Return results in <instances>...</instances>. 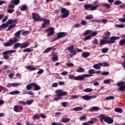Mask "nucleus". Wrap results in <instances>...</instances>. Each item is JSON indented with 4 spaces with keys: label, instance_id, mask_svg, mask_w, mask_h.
Listing matches in <instances>:
<instances>
[{
    "label": "nucleus",
    "instance_id": "obj_63",
    "mask_svg": "<svg viewBox=\"0 0 125 125\" xmlns=\"http://www.w3.org/2000/svg\"><path fill=\"white\" fill-rule=\"evenodd\" d=\"M30 33L29 31H25L22 33V36H27V35H29V33Z\"/></svg>",
    "mask_w": 125,
    "mask_h": 125
},
{
    "label": "nucleus",
    "instance_id": "obj_48",
    "mask_svg": "<svg viewBox=\"0 0 125 125\" xmlns=\"http://www.w3.org/2000/svg\"><path fill=\"white\" fill-rule=\"evenodd\" d=\"M90 39H91V35H90V34H89V35H87L86 36L83 40L84 41H87L88 40H90Z\"/></svg>",
    "mask_w": 125,
    "mask_h": 125
},
{
    "label": "nucleus",
    "instance_id": "obj_8",
    "mask_svg": "<svg viewBox=\"0 0 125 125\" xmlns=\"http://www.w3.org/2000/svg\"><path fill=\"white\" fill-rule=\"evenodd\" d=\"M117 86H118L120 91H125V82L121 81L117 83Z\"/></svg>",
    "mask_w": 125,
    "mask_h": 125
},
{
    "label": "nucleus",
    "instance_id": "obj_47",
    "mask_svg": "<svg viewBox=\"0 0 125 125\" xmlns=\"http://www.w3.org/2000/svg\"><path fill=\"white\" fill-rule=\"evenodd\" d=\"M123 17L124 18H120L118 20L119 21H120V22H122L123 23H125V14L123 15Z\"/></svg>",
    "mask_w": 125,
    "mask_h": 125
},
{
    "label": "nucleus",
    "instance_id": "obj_55",
    "mask_svg": "<svg viewBox=\"0 0 125 125\" xmlns=\"http://www.w3.org/2000/svg\"><path fill=\"white\" fill-rule=\"evenodd\" d=\"M97 35V32H96V31H93L90 34V35L91 36V37H95V36H96Z\"/></svg>",
    "mask_w": 125,
    "mask_h": 125
},
{
    "label": "nucleus",
    "instance_id": "obj_27",
    "mask_svg": "<svg viewBox=\"0 0 125 125\" xmlns=\"http://www.w3.org/2000/svg\"><path fill=\"white\" fill-rule=\"evenodd\" d=\"M11 2L14 5H18L20 3V0H11Z\"/></svg>",
    "mask_w": 125,
    "mask_h": 125
},
{
    "label": "nucleus",
    "instance_id": "obj_52",
    "mask_svg": "<svg viewBox=\"0 0 125 125\" xmlns=\"http://www.w3.org/2000/svg\"><path fill=\"white\" fill-rule=\"evenodd\" d=\"M92 17H93L92 15H89L85 17V19H86V20H90V19H92Z\"/></svg>",
    "mask_w": 125,
    "mask_h": 125
},
{
    "label": "nucleus",
    "instance_id": "obj_36",
    "mask_svg": "<svg viewBox=\"0 0 125 125\" xmlns=\"http://www.w3.org/2000/svg\"><path fill=\"white\" fill-rule=\"evenodd\" d=\"M15 26H16L15 24H11V25H9L8 26V29H7L6 30V31H11V30H12V28H14V27H15Z\"/></svg>",
    "mask_w": 125,
    "mask_h": 125
},
{
    "label": "nucleus",
    "instance_id": "obj_9",
    "mask_svg": "<svg viewBox=\"0 0 125 125\" xmlns=\"http://www.w3.org/2000/svg\"><path fill=\"white\" fill-rule=\"evenodd\" d=\"M32 18L34 22H37V21H42V18L41 17V16L39 14H36L35 13H32Z\"/></svg>",
    "mask_w": 125,
    "mask_h": 125
},
{
    "label": "nucleus",
    "instance_id": "obj_35",
    "mask_svg": "<svg viewBox=\"0 0 125 125\" xmlns=\"http://www.w3.org/2000/svg\"><path fill=\"white\" fill-rule=\"evenodd\" d=\"M114 111H115V112H116L117 113H123V109L121 108L116 107L114 109Z\"/></svg>",
    "mask_w": 125,
    "mask_h": 125
},
{
    "label": "nucleus",
    "instance_id": "obj_15",
    "mask_svg": "<svg viewBox=\"0 0 125 125\" xmlns=\"http://www.w3.org/2000/svg\"><path fill=\"white\" fill-rule=\"evenodd\" d=\"M68 34L66 32H59L57 34V37L58 39H60L61 38H64L66 37Z\"/></svg>",
    "mask_w": 125,
    "mask_h": 125
},
{
    "label": "nucleus",
    "instance_id": "obj_2",
    "mask_svg": "<svg viewBox=\"0 0 125 125\" xmlns=\"http://www.w3.org/2000/svg\"><path fill=\"white\" fill-rule=\"evenodd\" d=\"M97 7H99V5H92V4H87L84 5V8L86 10H96Z\"/></svg>",
    "mask_w": 125,
    "mask_h": 125
},
{
    "label": "nucleus",
    "instance_id": "obj_32",
    "mask_svg": "<svg viewBox=\"0 0 125 125\" xmlns=\"http://www.w3.org/2000/svg\"><path fill=\"white\" fill-rule=\"evenodd\" d=\"M11 95H16L17 94H20V91L18 90L13 91L9 93Z\"/></svg>",
    "mask_w": 125,
    "mask_h": 125
},
{
    "label": "nucleus",
    "instance_id": "obj_56",
    "mask_svg": "<svg viewBox=\"0 0 125 125\" xmlns=\"http://www.w3.org/2000/svg\"><path fill=\"white\" fill-rule=\"evenodd\" d=\"M18 104H21V105H23V106L26 105V102L24 101H20L18 102Z\"/></svg>",
    "mask_w": 125,
    "mask_h": 125
},
{
    "label": "nucleus",
    "instance_id": "obj_12",
    "mask_svg": "<svg viewBox=\"0 0 125 125\" xmlns=\"http://www.w3.org/2000/svg\"><path fill=\"white\" fill-rule=\"evenodd\" d=\"M42 21H43V23H42V28H45L47 25H49L50 24V20H47L46 19H42Z\"/></svg>",
    "mask_w": 125,
    "mask_h": 125
},
{
    "label": "nucleus",
    "instance_id": "obj_51",
    "mask_svg": "<svg viewBox=\"0 0 125 125\" xmlns=\"http://www.w3.org/2000/svg\"><path fill=\"white\" fill-rule=\"evenodd\" d=\"M114 4H115V5H120V4H122V1H120V0L115 1L114 2Z\"/></svg>",
    "mask_w": 125,
    "mask_h": 125
},
{
    "label": "nucleus",
    "instance_id": "obj_29",
    "mask_svg": "<svg viewBox=\"0 0 125 125\" xmlns=\"http://www.w3.org/2000/svg\"><path fill=\"white\" fill-rule=\"evenodd\" d=\"M32 86H33V83H28L26 86V89L27 90H31L32 88Z\"/></svg>",
    "mask_w": 125,
    "mask_h": 125
},
{
    "label": "nucleus",
    "instance_id": "obj_11",
    "mask_svg": "<svg viewBox=\"0 0 125 125\" xmlns=\"http://www.w3.org/2000/svg\"><path fill=\"white\" fill-rule=\"evenodd\" d=\"M46 32H49L47 34V37H50V36L54 34V28L53 27H50L46 29Z\"/></svg>",
    "mask_w": 125,
    "mask_h": 125
},
{
    "label": "nucleus",
    "instance_id": "obj_25",
    "mask_svg": "<svg viewBox=\"0 0 125 125\" xmlns=\"http://www.w3.org/2000/svg\"><path fill=\"white\" fill-rule=\"evenodd\" d=\"M99 118H100V122H103V121H105V119H106V116L104 114H101L99 116Z\"/></svg>",
    "mask_w": 125,
    "mask_h": 125
},
{
    "label": "nucleus",
    "instance_id": "obj_37",
    "mask_svg": "<svg viewBox=\"0 0 125 125\" xmlns=\"http://www.w3.org/2000/svg\"><path fill=\"white\" fill-rule=\"evenodd\" d=\"M73 110H74V111H75V112H78L79 111H82V110H83V107H82L81 106L76 107L75 108H74Z\"/></svg>",
    "mask_w": 125,
    "mask_h": 125
},
{
    "label": "nucleus",
    "instance_id": "obj_22",
    "mask_svg": "<svg viewBox=\"0 0 125 125\" xmlns=\"http://www.w3.org/2000/svg\"><path fill=\"white\" fill-rule=\"evenodd\" d=\"M90 56V52H84L82 54V56L84 58H87L88 56Z\"/></svg>",
    "mask_w": 125,
    "mask_h": 125
},
{
    "label": "nucleus",
    "instance_id": "obj_53",
    "mask_svg": "<svg viewBox=\"0 0 125 125\" xmlns=\"http://www.w3.org/2000/svg\"><path fill=\"white\" fill-rule=\"evenodd\" d=\"M62 107H67L68 105H69V103H68V102H62Z\"/></svg>",
    "mask_w": 125,
    "mask_h": 125
},
{
    "label": "nucleus",
    "instance_id": "obj_17",
    "mask_svg": "<svg viewBox=\"0 0 125 125\" xmlns=\"http://www.w3.org/2000/svg\"><path fill=\"white\" fill-rule=\"evenodd\" d=\"M104 122L108 124H113L114 120L109 117H106Z\"/></svg>",
    "mask_w": 125,
    "mask_h": 125
},
{
    "label": "nucleus",
    "instance_id": "obj_24",
    "mask_svg": "<svg viewBox=\"0 0 125 125\" xmlns=\"http://www.w3.org/2000/svg\"><path fill=\"white\" fill-rule=\"evenodd\" d=\"M98 121V120L96 118H91V120L88 121V123L90 125H93V124H95V123H96Z\"/></svg>",
    "mask_w": 125,
    "mask_h": 125
},
{
    "label": "nucleus",
    "instance_id": "obj_40",
    "mask_svg": "<svg viewBox=\"0 0 125 125\" xmlns=\"http://www.w3.org/2000/svg\"><path fill=\"white\" fill-rule=\"evenodd\" d=\"M119 44L120 45H121V46H123V45H125V39H122L119 42Z\"/></svg>",
    "mask_w": 125,
    "mask_h": 125
},
{
    "label": "nucleus",
    "instance_id": "obj_49",
    "mask_svg": "<svg viewBox=\"0 0 125 125\" xmlns=\"http://www.w3.org/2000/svg\"><path fill=\"white\" fill-rule=\"evenodd\" d=\"M104 83L110 84L111 83V80L107 79L104 81Z\"/></svg>",
    "mask_w": 125,
    "mask_h": 125
},
{
    "label": "nucleus",
    "instance_id": "obj_61",
    "mask_svg": "<svg viewBox=\"0 0 125 125\" xmlns=\"http://www.w3.org/2000/svg\"><path fill=\"white\" fill-rule=\"evenodd\" d=\"M115 26L117 28H124L125 25H124V24H116Z\"/></svg>",
    "mask_w": 125,
    "mask_h": 125
},
{
    "label": "nucleus",
    "instance_id": "obj_44",
    "mask_svg": "<svg viewBox=\"0 0 125 125\" xmlns=\"http://www.w3.org/2000/svg\"><path fill=\"white\" fill-rule=\"evenodd\" d=\"M21 11H25V10H27V5L24 4L21 6Z\"/></svg>",
    "mask_w": 125,
    "mask_h": 125
},
{
    "label": "nucleus",
    "instance_id": "obj_42",
    "mask_svg": "<svg viewBox=\"0 0 125 125\" xmlns=\"http://www.w3.org/2000/svg\"><path fill=\"white\" fill-rule=\"evenodd\" d=\"M84 91L85 92H92L93 89L90 88H87L84 89Z\"/></svg>",
    "mask_w": 125,
    "mask_h": 125
},
{
    "label": "nucleus",
    "instance_id": "obj_16",
    "mask_svg": "<svg viewBox=\"0 0 125 125\" xmlns=\"http://www.w3.org/2000/svg\"><path fill=\"white\" fill-rule=\"evenodd\" d=\"M75 48V46L74 45H71L69 47L67 48V50H68L69 53H73L76 52V50H74Z\"/></svg>",
    "mask_w": 125,
    "mask_h": 125
},
{
    "label": "nucleus",
    "instance_id": "obj_3",
    "mask_svg": "<svg viewBox=\"0 0 125 125\" xmlns=\"http://www.w3.org/2000/svg\"><path fill=\"white\" fill-rule=\"evenodd\" d=\"M16 52V50H9L2 52L3 54V58L6 60L8 58H9L8 57V54H11L12 53H14Z\"/></svg>",
    "mask_w": 125,
    "mask_h": 125
},
{
    "label": "nucleus",
    "instance_id": "obj_20",
    "mask_svg": "<svg viewBox=\"0 0 125 125\" xmlns=\"http://www.w3.org/2000/svg\"><path fill=\"white\" fill-rule=\"evenodd\" d=\"M82 99L85 101H89L91 99V96L86 95L82 96Z\"/></svg>",
    "mask_w": 125,
    "mask_h": 125
},
{
    "label": "nucleus",
    "instance_id": "obj_41",
    "mask_svg": "<svg viewBox=\"0 0 125 125\" xmlns=\"http://www.w3.org/2000/svg\"><path fill=\"white\" fill-rule=\"evenodd\" d=\"M20 35H21V30H19L15 33L14 36L17 37V38H20Z\"/></svg>",
    "mask_w": 125,
    "mask_h": 125
},
{
    "label": "nucleus",
    "instance_id": "obj_54",
    "mask_svg": "<svg viewBox=\"0 0 125 125\" xmlns=\"http://www.w3.org/2000/svg\"><path fill=\"white\" fill-rule=\"evenodd\" d=\"M12 85L13 87H15V86H19V85H21V83H12Z\"/></svg>",
    "mask_w": 125,
    "mask_h": 125
},
{
    "label": "nucleus",
    "instance_id": "obj_43",
    "mask_svg": "<svg viewBox=\"0 0 125 125\" xmlns=\"http://www.w3.org/2000/svg\"><path fill=\"white\" fill-rule=\"evenodd\" d=\"M32 50L33 49H30V48H27L23 49L22 51H23V52H31Z\"/></svg>",
    "mask_w": 125,
    "mask_h": 125
},
{
    "label": "nucleus",
    "instance_id": "obj_38",
    "mask_svg": "<svg viewBox=\"0 0 125 125\" xmlns=\"http://www.w3.org/2000/svg\"><path fill=\"white\" fill-rule=\"evenodd\" d=\"M33 102H34V100L31 99L30 100H26L25 103H26V104H27V105H32Z\"/></svg>",
    "mask_w": 125,
    "mask_h": 125
},
{
    "label": "nucleus",
    "instance_id": "obj_62",
    "mask_svg": "<svg viewBox=\"0 0 125 125\" xmlns=\"http://www.w3.org/2000/svg\"><path fill=\"white\" fill-rule=\"evenodd\" d=\"M8 19V17L7 16H5L4 18L2 20V23H4Z\"/></svg>",
    "mask_w": 125,
    "mask_h": 125
},
{
    "label": "nucleus",
    "instance_id": "obj_39",
    "mask_svg": "<svg viewBox=\"0 0 125 125\" xmlns=\"http://www.w3.org/2000/svg\"><path fill=\"white\" fill-rule=\"evenodd\" d=\"M62 123H68L70 122L69 118H62L61 121Z\"/></svg>",
    "mask_w": 125,
    "mask_h": 125
},
{
    "label": "nucleus",
    "instance_id": "obj_6",
    "mask_svg": "<svg viewBox=\"0 0 125 125\" xmlns=\"http://www.w3.org/2000/svg\"><path fill=\"white\" fill-rule=\"evenodd\" d=\"M61 13H63L61 16V18H67L70 14V11L65 8H62L61 9Z\"/></svg>",
    "mask_w": 125,
    "mask_h": 125
},
{
    "label": "nucleus",
    "instance_id": "obj_23",
    "mask_svg": "<svg viewBox=\"0 0 125 125\" xmlns=\"http://www.w3.org/2000/svg\"><path fill=\"white\" fill-rule=\"evenodd\" d=\"M52 60L53 62H56L58 61V56H57V54L52 55Z\"/></svg>",
    "mask_w": 125,
    "mask_h": 125
},
{
    "label": "nucleus",
    "instance_id": "obj_28",
    "mask_svg": "<svg viewBox=\"0 0 125 125\" xmlns=\"http://www.w3.org/2000/svg\"><path fill=\"white\" fill-rule=\"evenodd\" d=\"M33 87H34V90H40L41 89V86L36 83H33Z\"/></svg>",
    "mask_w": 125,
    "mask_h": 125
},
{
    "label": "nucleus",
    "instance_id": "obj_5",
    "mask_svg": "<svg viewBox=\"0 0 125 125\" xmlns=\"http://www.w3.org/2000/svg\"><path fill=\"white\" fill-rule=\"evenodd\" d=\"M68 77L70 80H74L75 81H83L82 75L78 76H74L73 74H69Z\"/></svg>",
    "mask_w": 125,
    "mask_h": 125
},
{
    "label": "nucleus",
    "instance_id": "obj_18",
    "mask_svg": "<svg viewBox=\"0 0 125 125\" xmlns=\"http://www.w3.org/2000/svg\"><path fill=\"white\" fill-rule=\"evenodd\" d=\"M99 110H101V108H100L99 107L93 106L90 108L88 111H89V112H93L94 111H99Z\"/></svg>",
    "mask_w": 125,
    "mask_h": 125
},
{
    "label": "nucleus",
    "instance_id": "obj_57",
    "mask_svg": "<svg viewBox=\"0 0 125 125\" xmlns=\"http://www.w3.org/2000/svg\"><path fill=\"white\" fill-rule=\"evenodd\" d=\"M44 72V71L43 70V69H39V71L37 72V75H42V74Z\"/></svg>",
    "mask_w": 125,
    "mask_h": 125
},
{
    "label": "nucleus",
    "instance_id": "obj_33",
    "mask_svg": "<svg viewBox=\"0 0 125 125\" xmlns=\"http://www.w3.org/2000/svg\"><path fill=\"white\" fill-rule=\"evenodd\" d=\"M21 43L18 42V43H16L14 44V46H13V48L14 49H16L17 48H18V47H20V46H21Z\"/></svg>",
    "mask_w": 125,
    "mask_h": 125
},
{
    "label": "nucleus",
    "instance_id": "obj_7",
    "mask_svg": "<svg viewBox=\"0 0 125 125\" xmlns=\"http://www.w3.org/2000/svg\"><path fill=\"white\" fill-rule=\"evenodd\" d=\"M55 93H58L57 95V97H61V96H66L68 93L66 91H63L62 89H58L55 91Z\"/></svg>",
    "mask_w": 125,
    "mask_h": 125
},
{
    "label": "nucleus",
    "instance_id": "obj_50",
    "mask_svg": "<svg viewBox=\"0 0 125 125\" xmlns=\"http://www.w3.org/2000/svg\"><path fill=\"white\" fill-rule=\"evenodd\" d=\"M114 98H114V96H110L106 97L105 98V100H113Z\"/></svg>",
    "mask_w": 125,
    "mask_h": 125
},
{
    "label": "nucleus",
    "instance_id": "obj_46",
    "mask_svg": "<svg viewBox=\"0 0 125 125\" xmlns=\"http://www.w3.org/2000/svg\"><path fill=\"white\" fill-rule=\"evenodd\" d=\"M103 6H104L106 8H111V5L108 3H105L102 4Z\"/></svg>",
    "mask_w": 125,
    "mask_h": 125
},
{
    "label": "nucleus",
    "instance_id": "obj_31",
    "mask_svg": "<svg viewBox=\"0 0 125 125\" xmlns=\"http://www.w3.org/2000/svg\"><path fill=\"white\" fill-rule=\"evenodd\" d=\"M54 47H48L47 49H46L44 51H43V53H48V52H49V51H51V50H52V49H53V48Z\"/></svg>",
    "mask_w": 125,
    "mask_h": 125
},
{
    "label": "nucleus",
    "instance_id": "obj_64",
    "mask_svg": "<svg viewBox=\"0 0 125 125\" xmlns=\"http://www.w3.org/2000/svg\"><path fill=\"white\" fill-rule=\"evenodd\" d=\"M51 125H63L62 124L60 123H56L55 122H53L51 124Z\"/></svg>",
    "mask_w": 125,
    "mask_h": 125
},
{
    "label": "nucleus",
    "instance_id": "obj_26",
    "mask_svg": "<svg viewBox=\"0 0 125 125\" xmlns=\"http://www.w3.org/2000/svg\"><path fill=\"white\" fill-rule=\"evenodd\" d=\"M111 36V33L110 32H105V37H103L104 40H109V37Z\"/></svg>",
    "mask_w": 125,
    "mask_h": 125
},
{
    "label": "nucleus",
    "instance_id": "obj_13",
    "mask_svg": "<svg viewBox=\"0 0 125 125\" xmlns=\"http://www.w3.org/2000/svg\"><path fill=\"white\" fill-rule=\"evenodd\" d=\"M14 111H15V112H20L21 111H23V107L15 105L14 107Z\"/></svg>",
    "mask_w": 125,
    "mask_h": 125
},
{
    "label": "nucleus",
    "instance_id": "obj_4",
    "mask_svg": "<svg viewBox=\"0 0 125 125\" xmlns=\"http://www.w3.org/2000/svg\"><path fill=\"white\" fill-rule=\"evenodd\" d=\"M89 74H82V78L83 79V81L86 79V78H90V77H92L93 75L95 74V70L93 69H91L88 70Z\"/></svg>",
    "mask_w": 125,
    "mask_h": 125
},
{
    "label": "nucleus",
    "instance_id": "obj_1",
    "mask_svg": "<svg viewBox=\"0 0 125 125\" xmlns=\"http://www.w3.org/2000/svg\"><path fill=\"white\" fill-rule=\"evenodd\" d=\"M18 39L16 37H14L13 38L10 39L8 42L4 43V46H11L13 45L14 43L18 42Z\"/></svg>",
    "mask_w": 125,
    "mask_h": 125
},
{
    "label": "nucleus",
    "instance_id": "obj_59",
    "mask_svg": "<svg viewBox=\"0 0 125 125\" xmlns=\"http://www.w3.org/2000/svg\"><path fill=\"white\" fill-rule=\"evenodd\" d=\"M103 76H108L109 75V72L108 71H104L101 73Z\"/></svg>",
    "mask_w": 125,
    "mask_h": 125
},
{
    "label": "nucleus",
    "instance_id": "obj_58",
    "mask_svg": "<svg viewBox=\"0 0 125 125\" xmlns=\"http://www.w3.org/2000/svg\"><path fill=\"white\" fill-rule=\"evenodd\" d=\"M89 34H90V30H87L84 32L83 36H87V35H89Z\"/></svg>",
    "mask_w": 125,
    "mask_h": 125
},
{
    "label": "nucleus",
    "instance_id": "obj_30",
    "mask_svg": "<svg viewBox=\"0 0 125 125\" xmlns=\"http://www.w3.org/2000/svg\"><path fill=\"white\" fill-rule=\"evenodd\" d=\"M29 44L30 43L27 42L22 43L20 48H26V47H28V46H29Z\"/></svg>",
    "mask_w": 125,
    "mask_h": 125
},
{
    "label": "nucleus",
    "instance_id": "obj_45",
    "mask_svg": "<svg viewBox=\"0 0 125 125\" xmlns=\"http://www.w3.org/2000/svg\"><path fill=\"white\" fill-rule=\"evenodd\" d=\"M108 51L109 49L108 48H103L102 49V53H107V52H108Z\"/></svg>",
    "mask_w": 125,
    "mask_h": 125
},
{
    "label": "nucleus",
    "instance_id": "obj_19",
    "mask_svg": "<svg viewBox=\"0 0 125 125\" xmlns=\"http://www.w3.org/2000/svg\"><path fill=\"white\" fill-rule=\"evenodd\" d=\"M100 44L101 45H104V44H109V43L108 40L104 39L100 40Z\"/></svg>",
    "mask_w": 125,
    "mask_h": 125
},
{
    "label": "nucleus",
    "instance_id": "obj_14",
    "mask_svg": "<svg viewBox=\"0 0 125 125\" xmlns=\"http://www.w3.org/2000/svg\"><path fill=\"white\" fill-rule=\"evenodd\" d=\"M102 66H103V64H102V63L100 62L98 63L95 64L93 66V67L94 68V69H95L96 70H100V69H101V67H102Z\"/></svg>",
    "mask_w": 125,
    "mask_h": 125
},
{
    "label": "nucleus",
    "instance_id": "obj_34",
    "mask_svg": "<svg viewBox=\"0 0 125 125\" xmlns=\"http://www.w3.org/2000/svg\"><path fill=\"white\" fill-rule=\"evenodd\" d=\"M32 118L33 120H40L41 119V116L39 114H35Z\"/></svg>",
    "mask_w": 125,
    "mask_h": 125
},
{
    "label": "nucleus",
    "instance_id": "obj_21",
    "mask_svg": "<svg viewBox=\"0 0 125 125\" xmlns=\"http://www.w3.org/2000/svg\"><path fill=\"white\" fill-rule=\"evenodd\" d=\"M76 72H77V73H85V69L81 66H79L77 68Z\"/></svg>",
    "mask_w": 125,
    "mask_h": 125
},
{
    "label": "nucleus",
    "instance_id": "obj_60",
    "mask_svg": "<svg viewBox=\"0 0 125 125\" xmlns=\"http://www.w3.org/2000/svg\"><path fill=\"white\" fill-rule=\"evenodd\" d=\"M15 10L14 9H7V12H8V13H13V12H14Z\"/></svg>",
    "mask_w": 125,
    "mask_h": 125
},
{
    "label": "nucleus",
    "instance_id": "obj_10",
    "mask_svg": "<svg viewBox=\"0 0 125 125\" xmlns=\"http://www.w3.org/2000/svg\"><path fill=\"white\" fill-rule=\"evenodd\" d=\"M117 40H120V37L118 36H112L109 38V40H108V44L110 43H115Z\"/></svg>",
    "mask_w": 125,
    "mask_h": 125
}]
</instances>
